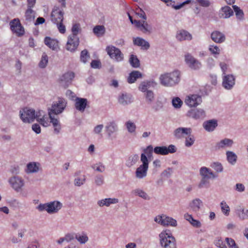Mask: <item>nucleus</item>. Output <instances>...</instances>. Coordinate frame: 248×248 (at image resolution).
<instances>
[{
	"mask_svg": "<svg viewBox=\"0 0 248 248\" xmlns=\"http://www.w3.org/2000/svg\"><path fill=\"white\" fill-rule=\"evenodd\" d=\"M176 38L179 41H190L192 39V35L187 31L181 30L177 31Z\"/></svg>",
	"mask_w": 248,
	"mask_h": 248,
	"instance_id": "obj_22",
	"label": "nucleus"
},
{
	"mask_svg": "<svg viewBox=\"0 0 248 248\" xmlns=\"http://www.w3.org/2000/svg\"><path fill=\"white\" fill-rule=\"evenodd\" d=\"M154 152L157 155H166L167 147L166 146H156L154 149Z\"/></svg>",
	"mask_w": 248,
	"mask_h": 248,
	"instance_id": "obj_47",
	"label": "nucleus"
},
{
	"mask_svg": "<svg viewBox=\"0 0 248 248\" xmlns=\"http://www.w3.org/2000/svg\"><path fill=\"white\" fill-rule=\"evenodd\" d=\"M36 12L32 8H27L25 13V20L26 24H30L32 23L35 18Z\"/></svg>",
	"mask_w": 248,
	"mask_h": 248,
	"instance_id": "obj_27",
	"label": "nucleus"
},
{
	"mask_svg": "<svg viewBox=\"0 0 248 248\" xmlns=\"http://www.w3.org/2000/svg\"><path fill=\"white\" fill-rule=\"evenodd\" d=\"M200 174L202 177L208 179L215 178L217 176L210 169L206 167L201 168L200 170Z\"/></svg>",
	"mask_w": 248,
	"mask_h": 248,
	"instance_id": "obj_25",
	"label": "nucleus"
},
{
	"mask_svg": "<svg viewBox=\"0 0 248 248\" xmlns=\"http://www.w3.org/2000/svg\"><path fill=\"white\" fill-rule=\"evenodd\" d=\"M209 50L211 52V53L214 55L219 54L220 53V49L217 46H210Z\"/></svg>",
	"mask_w": 248,
	"mask_h": 248,
	"instance_id": "obj_64",
	"label": "nucleus"
},
{
	"mask_svg": "<svg viewBox=\"0 0 248 248\" xmlns=\"http://www.w3.org/2000/svg\"><path fill=\"white\" fill-rule=\"evenodd\" d=\"M105 128L109 138H111L113 134L118 131V126L114 122L108 123Z\"/></svg>",
	"mask_w": 248,
	"mask_h": 248,
	"instance_id": "obj_32",
	"label": "nucleus"
},
{
	"mask_svg": "<svg viewBox=\"0 0 248 248\" xmlns=\"http://www.w3.org/2000/svg\"><path fill=\"white\" fill-rule=\"evenodd\" d=\"M202 102L201 96L198 94H192L186 97L185 103L190 107H195Z\"/></svg>",
	"mask_w": 248,
	"mask_h": 248,
	"instance_id": "obj_13",
	"label": "nucleus"
},
{
	"mask_svg": "<svg viewBox=\"0 0 248 248\" xmlns=\"http://www.w3.org/2000/svg\"><path fill=\"white\" fill-rule=\"evenodd\" d=\"M191 0H186V1L178 4L175 5V1L172 0H168V1L165 3L167 6H171L172 8L175 9V10H178L182 8L185 4L189 3L191 2Z\"/></svg>",
	"mask_w": 248,
	"mask_h": 248,
	"instance_id": "obj_37",
	"label": "nucleus"
},
{
	"mask_svg": "<svg viewBox=\"0 0 248 248\" xmlns=\"http://www.w3.org/2000/svg\"><path fill=\"white\" fill-rule=\"evenodd\" d=\"M164 222L163 226H170L171 227H176L177 225L176 220L171 217L166 216V215L164 219Z\"/></svg>",
	"mask_w": 248,
	"mask_h": 248,
	"instance_id": "obj_40",
	"label": "nucleus"
},
{
	"mask_svg": "<svg viewBox=\"0 0 248 248\" xmlns=\"http://www.w3.org/2000/svg\"><path fill=\"white\" fill-rule=\"evenodd\" d=\"M92 168L95 170L100 172H103L105 170V167L101 162H99L92 165Z\"/></svg>",
	"mask_w": 248,
	"mask_h": 248,
	"instance_id": "obj_53",
	"label": "nucleus"
},
{
	"mask_svg": "<svg viewBox=\"0 0 248 248\" xmlns=\"http://www.w3.org/2000/svg\"><path fill=\"white\" fill-rule=\"evenodd\" d=\"M43 111L35 112L32 108H25L20 111V118L24 123H30L42 116Z\"/></svg>",
	"mask_w": 248,
	"mask_h": 248,
	"instance_id": "obj_4",
	"label": "nucleus"
},
{
	"mask_svg": "<svg viewBox=\"0 0 248 248\" xmlns=\"http://www.w3.org/2000/svg\"><path fill=\"white\" fill-rule=\"evenodd\" d=\"M135 13L139 17L143 18L144 20L146 19L147 17L145 12L139 7L136 8Z\"/></svg>",
	"mask_w": 248,
	"mask_h": 248,
	"instance_id": "obj_63",
	"label": "nucleus"
},
{
	"mask_svg": "<svg viewBox=\"0 0 248 248\" xmlns=\"http://www.w3.org/2000/svg\"><path fill=\"white\" fill-rule=\"evenodd\" d=\"M118 100L119 104L124 106L133 102L132 95L127 93H123L119 95Z\"/></svg>",
	"mask_w": 248,
	"mask_h": 248,
	"instance_id": "obj_24",
	"label": "nucleus"
},
{
	"mask_svg": "<svg viewBox=\"0 0 248 248\" xmlns=\"http://www.w3.org/2000/svg\"><path fill=\"white\" fill-rule=\"evenodd\" d=\"M163 103L162 101L157 100L153 105L152 108L156 112L162 109L163 108Z\"/></svg>",
	"mask_w": 248,
	"mask_h": 248,
	"instance_id": "obj_60",
	"label": "nucleus"
},
{
	"mask_svg": "<svg viewBox=\"0 0 248 248\" xmlns=\"http://www.w3.org/2000/svg\"><path fill=\"white\" fill-rule=\"evenodd\" d=\"M75 238L81 244L86 243L89 240L88 237L84 233H82L81 235L76 234Z\"/></svg>",
	"mask_w": 248,
	"mask_h": 248,
	"instance_id": "obj_50",
	"label": "nucleus"
},
{
	"mask_svg": "<svg viewBox=\"0 0 248 248\" xmlns=\"http://www.w3.org/2000/svg\"><path fill=\"white\" fill-rule=\"evenodd\" d=\"M234 142L232 140L225 138L217 142L216 144V149L217 150L231 148L232 147Z\"/></svg>",
	"mask_w": 248,
	"mask_h": 248,
	"instance_id": "obj_15",
	"label": "nucleus"
},
{
	"mask_svg": "<svg viewBox=\"0 0 248 248\" xmlns=\"http://www.w3.org/2000/svg\"><path fill=\"white\" fill-rule=\"evenodd\" d=\"M172 104L174 108H179L181 107L183 102L179 97H175L172 100Z\"/></svg>",
	"mask_w": 248,
	"mask_h": 248,
	"instance_id": "obj_59",
	"label": "nucleus"
},
{
	"mask_svg": "<svg viewBox=\"0 0 248 248\" xmlns=\"http://www.w3.org/2000/svg\"><path fill=\"white\" fill-rule=\"evenodd\" d=\"M139 158V155L137 154L131 155L126 161V166L129 168L132 167L137 162Z\"/></svg>",
	"mask_w": 248,
	"mask_h": 248,
	"instance_id": "obj_39",
	"label": "nucleus"
},
{
	"mask_svg": "<svg viewBox=\"0 0 248 248\" xmlns=\"http://www.w3.org/2000/svg\"><path fill=\"white\" fill-rule=\"evenodd\" d=\"M133 192L136 195L139 196L144 200H150L151 199L150 197L148 195V194L140 188L135 189L133 191Z\"/></svg>",
	"mask_w": 248,
	"mask_h": 248,
	"instance_id": "obj_42",
	"label": "nucleus"
},
{
	"mask_svg": "<svg viewBox=\"0 0 248 248\" xmlns=\"http://www.w3.org/2000/svg\"><path fill=\"white\" fill-rule=\"evenodd\" d=\"M106 51L109 57L116 62H120L124 60V55L121 50L113 46H107Z\"/></svg>",
	"mask_w": 248,
	"mask_h": 248,
	"instance_id": "obj_6",
	"label": "nucleus"
},
{
	"mask_svg": "<svg viewBox=\"0 0 248 248\" xmlns=\"http://www.w3.org/2000/svg\"><path fill=\"white\" fill-rule=\"evenodd\" d=\"M233 11L229 6L222 7L219 11L218 16L220 18L227 19L233 16Z\"/></svg>",
	"mask_w": 248,
	"mask_h": 248,
	"instance_id": "obj_19",
	"label": "nucleus"
},
{
	"mask_svg": "<svg viewBox=\"0 0 248 248\" xmlns=\"http://www.w3.org/2000/svg\"><path fill=\"white\" fill-rule=\"evenodd\" d=\"M160 244L163 248H177L176 239L169 230L163 231L159 234Z\"/></svg>",
	"mask_w": 248,
	"mask_h": 248,
	"instance_id": "obj_2",
	"label": "nucleus"
},
{
	"mask_svg": "<svg viewBox=\"0 0 248 248\" xmlns=\"http://www.w3.org/2000/svg\"><path fill=\"white\" fill-rule=\"evenodd\" d=\"M217 125V121L214 119L205 121L202 124L203 128L208 132L214 131Z\"/></svg>",
	"mask_w": 248,
	"mask_h": 248,
	"instance_id": "obj_18",
	"label": "nucleus"
},
{
	"mask_svg": "<svg viewBox=\"0 0 248 248\" xmlns=\"http://www.w3.org/2000/svg\"><path fill=\"white\" fill-rule=\"evenodd\" d=\"M8 182L12 188L17 192L20 191L24 186V180L21 177L17 176L10 178Z\"/></svg>",
	"mask_w": 248,
	"mask_h": 248,
	"instance_id": "obj_9",
	"label": "nucleus"
},
{
	"mask_svg": "<svg viewBox=\"0 0 248 248\" xmlns=\"http://www.w3.org/2000/svg\"><path fill=\"white\" fill-rule=\"evenodd\" d=\"M142 74L139 71H133L129 74L127 78V82L129 83H134L139 78H142Z\"/></svg>",
	"mask_w": 248,
	"mask_h": 248,
	"instance_id": "obj_33",
	"label": "nucleus"
},
{
	"mask_svg": "<svg viewBox=\"0 0 248 248\" xmlns=\"http://www.w3.org/2000/svg\"><path fill=\"white\" fill-rule=\"evenodd\" d=\"M226 155L228 162L232 165H235L237 159L236 154L232 151H228L226 152Z\"/></svg>",
	"mask_w": 248,
	"mask_h": 248,
	"instance_id": "obj_35",
	"label": "nucleus"
},
{
	"mask_svg": "<svg viewBox=\"0 0 248 248\" xmlns=\"http://www.w3.org/2000/svg\"><path fill=\"white\" fill-rule=\"evenodd\" d=\"M45 44L53 50H57L59 48L58 41L49 37H46L44 40Z\"/></svg>",
	"mask_w": 248,
	"mask_h": 248,
	"instance_id": "obj_31",
	"label": "nucleus"
},
{
	"mask_svg": "<svg viewBox=\"0 0 248 248\" xmlns=\"http://www.w3.org/2000/svg\"><path fill=\"white\" fill-rule=\"evenodd\" d=\"M64 12L59 7L54 6L53 8L51 15V21L54 24H58L60 22H63Z\"/></svg>",
	"mask_w": 248,
	"mask_h": 248,
	"instance_id": "obj_11",
	"label": "nucleus"
},
{
	"mask_svg": "<svg viewBox=\"0 0 248 248\" xmlns=\"http://www.w3.org/2000/svg\"><path fill=\"white\" fill-rule=\"evenodd\" d=\"M191 132V128L178 127L174 131L173 135L176 139H181L183 138L185 135H190Z\"/></svg>",
	"mask_w": 248,
	"mask_h": 248,
	"instance_id": "obj_17",
	"label": "nucleus"
},
{
	"mask_svg": "<svg viewBox=\"0 0 248 248\" xmlns=\"http://www.w3.org/2000/svg\"><path fill=\"white\" fill-rule=\"evenodd\" d=\"M143 33H151L152 28L145 20L142 21L140 28V29Z\"/></svg>",
	"mask_w": 248,
	"mask_h": 248,
	"instance_id": "obj_51",
	"label": "nucleus"
},
{
	"mask_svg": "<svg viewBox=\"0 0 248 248\" xmlns=\"http://www.w3.org/2000/svg\"><path fill=\"white\" fill-rule=\"evenodd\" d=\"M236 214L241 220L248 218V210L239 207L236 210Z\"/></svg>",
	"mask_w": 248,
	"mask_h": 248,
	"instance_id": "obj_36",
	"label": "nucleus"
},
{
	"mask_svg": "<svg viewBox=\"0 0 248 248\" xmlns=\"http://www.w3.org/2000/svg\"><path fill=\"white\" fill-rule=\"evenodd\" d=\"M44 112L42 113V116L41 117H39L38 118H36L37 121L43 126L47 127L49 124V117H48L47 115H45L44 114Z\"/></svg>",
	"mask_w": 248,
	"mask_h": 248,
	"instance_id": "obj_41",
	"label": "nucleus"
},
{
	"mask_svg": "<svg viewBox=\"0 0 248 248\" xmlns=\"http://www.w3.org/2000/svg\"><path fill=\"white\" fill-rule=\"evenodd\" d=\"M210 167L217 173L222 172L223 170V166L221 163L219 162H214L212 163Z\"/></svg>",
	"mask_w": 248,
	"mask_h": 248,
	"instance_id": "obj_48",
	"label": "nucleus"
},
{
	"mask_svg": "<svg viewBox=\"0 0 248 248\" xmlns=\"http://www.w3.org/2000/svg\"><path fill=\"white\" fill-rule=\"evenodd\" d=\"M184 218L194 227L200 228L201 227V223L199 220L194 219L191 215H189L187 213L185 214L184 215Z\"/></svg>",
	"mask_w": 248,
	"mask_h": 248,
	"instance_id": "obj_34",
	"label": "nucleus"
},
{
	"mask_svg": "<svg viewBox=\"0 0 248 248\" xmlns=\"http://www.w3.org/2000/svg\"><path fill=\"white\" fill-rule=\"evenodd\" d=\"M185 61L187 66L192 70H199L202 67L201 62L189 53L185 55Z\"/></svg>",
	"mask_w": 248,
	"mask_h": 248,
	"instance_id": "obj_8",
	"label": "nucleus"
},
{
	"mask_svg": "<svg viewBox=\"0 0 248 248\" xmlns=\"http://www.w3.org/2000/svg\"><path fill=\"white\" fill-rule=\"evenodd\" d=\"M195 139L193 136L191 135V134L188 135V137L186 138L185 140V146L187 147L191 146L194 143Z\"/></svg>",
	"mask_w": 248,
	"mask_h": 248,
	"instance_id": "obj_55",
	"label": "nucleus"
},
{
	"mask_svg": "<svg viewBox=\"0 0 248 248\" xmlns=\"http://www.w3.org/2000/svg\"><path fill=\"white\" fill-rule=\"evenodd\" d=\"M90 58V55L87 49H84L80 53V61L83 63H86L87 60Z\"/></svg>",
	"mask_w": 248,
	"mask_h": 248,
	"instance_id": "obj_54",
	"label": "nucleus"
},
{
	"mask_svg": "<svg viewBox=\"0 0 248 248\" xmlns=\"http://www.w3.org/2000/svg\"><path fill=\"white\" fill-rule=\"evenodd\" d=\"M62 207V202L58 201H54L46 203H40L36 209L40 212L46 211L49 214L57 213Z\"/></svg>",
	"mask_w": 248,
	"mask_h": 248,
	"instance_id": "obj_3",
	"label": "nucleus"
},
{
	"mask_svg": "<svg viewBox=\"0 0 248 248\" xmlns=\"http://www.w3.org/2000/svg\"><path fill=\"white\" fill-rule=\"evenodd\" d=\"M211 39L213 41L217 43H221L225 41V36L219 31H214L211 35Z\"/></svg>",
	"mask_w": 248,
	"mask_h": 248,
	"instance_id": "obj_30",
	"label": "nucleus"
},
{
	"mask_svg": "<svg viewBox=\"0 0 248 248\" xmlns=\"http://www.w3.org/2000/svg\"><path fill=\"white\" fill-rule=\"evenodd\" d=\"M188 116L195 120L202 119L205 117V111L202 109H193L188 112Z\"/></svg>",
	"mask_w": 248,
	"mask_h": 248,
	"instance_id": "obj_20",
	"label": "nucleus"
},
{
	"mask_svg": "<svg viewBox=\"0 0 248 248\" xmlns=\"http://www.w3.org/2000/svg\"><path fill=\"white\" fill-rule=\"evenodd\" d=\"M75 101L76 108L80 112H84L87 105V99L84 98L76 97Z\"/></svg>",
	"mask_w": 248,
	"mask_h": 248,
	"instance_id": "obj_23",
	"label": "nucleus"
},
{
	"mask_svg": "<svg viewBox=\"0 0 248 248\" xmlns=\"http://www.w3.org/2000/svg\"><path fill=\"white\" fill-rule=\"evenodd\" d=\"M157 85V83L153 80H146L141 82L139 87V89L142 92H145L150 88H154Z\"/></svg>",
	"mask_w": 248,
	"mask_h": 248,
	"instance_id": "obj_21",
	"label": "nucleus"
},
{
	"mask_svg": "<svg viewBox=\"0 0 248 248\" xmlns=\"http://www.w3.org/2000/svg\"><path fill=\"white\" fill-rule=\"evenodd\" d=\"M225 241L230 248H239L233 239L227 237L225 238Z\"/></svg>",
	"mask_w": 248,
	"mask_h": 248,
	"instance_id": "obj_62",
	"label": "nucleus"
},
{
	"mask_svg": "<svg viewBox=\"0 0 248 248\" xmlns=\"http://www.w3.org/2000/svg\"><path fill=\"white\" fill-rule=\"evenodd\" d=\"M75 77V74L73 72H67L64 73L60 78L61 84L64 88H67L71 83Z\"/></svg>",
	"mask_w": 248,
	"mask_h": 248,
	"instance_id": "obj_16",
	"label": "nucleus"
},
{
	"mask_svg": "<svg viewBox=\"0 0 248 248\" xmlns=\"http://www.w3.org/2000/svg\"><path fill=\"white\" fill-rule=\"evenodd\" d=\"M40 164L38 162H31L27 164L25 172L28 173H36L39 171Z\"/></svg>",
	"mask_w": 248,
	"mask_h": 248,
	"instance_id": "obj_26",
	"label": "nucleus"
},
{
	"mask_svg": "<svg viewBox=\"0 0 248 248\" xmlns=\"http://www.w3.org/2000/svg\"><path fill=\"white\" fill-rule=\"evenodd\" d=\"M181 76V72L178 70L165 73L160 75L159 77L160 83L165 87H174L180 82Z\"/></svg>",
	"mask_w": 248,
	"mask_h": 248,
	"instance_id": "obj_1",
	"label": "nucleus"
},
{
	"mask_svg": "<svg viewBox=\"0 0 248 248\" xmlns=\"http://www.w3.org/2000/svg\"><path fill=\"white\" fill-rule=\"evenodd\" d=\"M106 32V29L103 25H97L93 29V32L97 37H101L104 35Z\"/></svg>",
	"mask_w": 248,
	"mask_h": 248,
	"instance_id": "obj_38",
	"label": "nucleus"
},
{
	"mask_svg": "<svg viewBox=\"0 0 248 248\" xmlns=\"http://www.w3.org/2000/svg\"><path fill=\"white\" fill-rule=\"evenodd\" d=\"M86 180L85 176L83 175L82 178H76L74 179V185L76 186H80L84 184Z\"/></svg>",
	"mask_w": 248,
	"mask_h": 248,
	"instance_id": "obj_61",
	"label": "nucleus"
},
{
	"mask_svg": "<svg viewBox=\"0 0 248 248\" xmlns=\"http://www.w3.org/2000/svg\"><path fill=\"white\" fill-rule=\"evenodd\" d=\"M221 208L223 214L226 216H228L230 212V207L227 204L226 202L222 201L220 203Z\"/></svg>",
	"mask_w": 248,
	"mask_h": 248,
	"instance_id": "obj_56",
	"label": "nucleus"
},
{
	"mask_svg": "<svg viewBox=\"0 0 248 248\" xmlns=\"http://www.w3.org/2000/svg\"><path fill=\"white\" fill-rule=\"evenodd\" d=\"M66 106V102L64 99L59 98L58 101L53 103L49 112L54 114L61 113L64 109Z\"/></svg>",
	"mask_w": 248,
	"mask_h": 248,
	"instance_id": "obj_10",
	"label": "nucleus"
},
{
	"mask_svg": "<svg viewBox=\"0 0 248 248\" xmlns=\"http://www.w3.org/2000/svg\"><path fill=\"white\" fill-rule=\"evenodd\" d=\"M118 202L119 200L118 199L108 198L99 200L97 201V205L100 207H103L104 206L108 207L112 204H115L118 203Z\"/></svg>",
	"mask_w": 248,
	"mask_h": 248,
	"instance_id": "obj_28",
	"label": "nucleus"
},
{
	"mask_svg": "<svg viewBox=\"0 0 248 248\" xmlns=\"http://www.w3.org/2000/svg\"><path fill=\"white\" fill-rule=\"evenodd\" d=\"M154 151L153 147L152 145L148 146L146 148H145L142 154H144L147 157V158H150L152 156L153 152Z\"/></svg>",
	"mask_w": 248,
	"mask_h": 248,
	"instance_id": "obj_57",
	"label": "nucleus"
},
{
	"mask_svg": "<svg viewBox=\"0 0 248 248\" xmlns=\"http://www.w3.org/2000/svg\"><path fill=\"white\" fill-rule=\"evenodd\" d=\"M145 93V96L148 104H151L155 99V94L153 91H147Z\"/></svg>",
	"mask_w": 248,
	"mask_h": 248,
	"instance_id": "obj_46",
	"label": "nucleus"
},
{
	"mask_svg": "<svg viewBox=\"0 0 248 248\" xmlns=\"http://www.w3.org/2000/svg\"><path fill=\"white\" fill-rule=\"evenodd\" d=\"M140 161L142 164L135 171V176L139 179H143L147 176L149 164L148 159L143 154H141Z\"/></svg>",
	"mask_w": 248,
	"mask_h": 248,
	"instance_id": "obj_5",
	"label": "nucleus"
},
{
	"mask_svg": "<svg viewBox=\"0 0 248 248\" xmlns=\"http://www.w3.org/2000/svg\"><path fill=\"white\" fill-rule=\"evenodd\" d=\"M72 34L70 36H74L75 37H78L77 35L80 30L79 24L76 23L73 25L72 27Z\"/></svg>",
	"mask_w": 248,
	"mask_h": 248,
	"instance_id": "obj_58",
	"label": "nucleus"
},
{
	"mask_svg": "<svg viewBox=\"0 0 248 248\" xmlns=\"http://www.w3.org/2000/svg\"><path fill=\"white\" fill-rule=\"evenodd\" d=\"M202 204V201L199 199L193 200L190 204V207L194 211H199Z\"/></svg>",
	"mask_w": 248,
	"mask_h": 248,
	"instance_id": "obj_45",
	"label": "nucleus"
},
{
	"mask_svg": "<svg viewBox=\"0 0 248 248\" xmlns=\"http://www.w3.org/2000/svg\"><path fill=\"white\" fill-rule=\"evenodd\" d=\"M235 84V78L232 74H228L222 76V86L226 90H231Z\"/></svg>",
	"mask_w": 248,
	"mask_h": 248,
	"instance_id": "obj_12",
	"label": "nucleus"
},
{
	"mask_svg": "<svg viewBox=\"0 0 248 248\" xmlns=\"http://www.w3.org/2000/svg\"><path fill=\"white\" fill-rule=\"evenodd\" d=\"M129 62L130 65L134 68H138L140 66V60L138 59L136 55L133 54L131 55Z\"/></svg>",
	"mask_w": 248,
	"mask_h": 248,
	"instance_id": "obj_44",
	"label": "nucleus"
},
{
	"mask_svg": "<svg viewBox=\"0 0 248 248\" xmlns=\"http://www.w3.org/2000/svg\"><path fill=\"white\" fill-rule=\"evenodd\" d=\"M125 125L127 131L130 133H133L135 132L136 129V124L131 121H128L125 124Z\"/></svg>",
	"mask_w": 248,
	"mask_h": 248,
	"instance_id": "obj_49",
	"label": "nucleus"
},
{
	"mask_svg": "<svg viewBox=\"0 0 248 248\" xmlns=\"http://www.w3.org/2000/svg\"><path fill=\"white\" fill-rule=\"evenodd\" d=\"M10 29L12 32L17 36H23L25 33L24 27L22 26L18 18H15L10 22Z\"/></svg>",
	"mask_w": 248,
	"mask_h": 248,
	"instance_id": "obj_7",
	"label": "nucleus"
},
{
	"mask_svg": "<svg viewBox=\"0 0 248 248\" xmlns=\"http://www.w3.org/2000/svg\"><path fill=\"white\" fill-rule=\"evenodd\" d=\"M48 63V57L46 53H43L41 61L39 63V66L40 68H45L47 64Z\"/></svg>",
	"mask_w": 248,
	"mask_h": 248,
	"instance_id": "obj_52",
	"label": "nucleus"
},
{
	"mask_svg": "<svg viewBox=\"0 0 248 248\" xmlns=\"http://www.w3.org/2000/svg\"><path fill=\"white\" fill-rule=\"evenodd\" d=\"M133 44L139 46L144 50H147L150 47V44L148 42L140 37L134 38L133 39Z\"/></svg>",
	"mask_w": 248,
	"mask_h": 248,
	"instance_id": "obj_29",
	"label": "nucleus"
},
{
	"mask_svg": "<svg viewBox=\"0 0 248 248\" xmlns=\"http://www.w3.org/2000/svg\"><path fill=\"white\" fill-rule=\"evenodd\" d=\"M233 9L235 13V16L237 19L242 20L244 18V14L242 10L237 5H232Z\"/></svg>",
	"mask_w": 248,
	"mask_h": 248,
	"instance_id": "obj_43",
	"label": "nucleus"
},
{
	"mask_svg": "<svg viewBox=\"0 0 248 248\" xmlns=\"http://www.w3.org/2000/svg\"><path fill=\"white\" fill-rule=\"evenodd\" d=\"M79 45V38L74 36H69L66 44V49L71 52H74Z\"/></svg>",
	"mask_w": 248,
	"mask_h": 248,
	"instance_id": "obj_14",
	"label": "nucleus"
}]
</instances>
